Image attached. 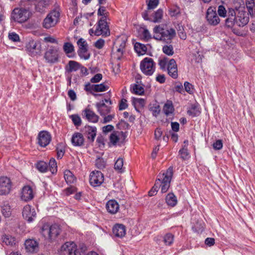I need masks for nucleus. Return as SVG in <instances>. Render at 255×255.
<instances>
[{
  "label": "nucleus",
  "instance_id": "1",
  "mask_svg": "<svg viewBox=\"0 0 255 255\" xmlns=\"http://www.w3.org/2000/svg\"><path fill=\"white\" fill-rule=\"evenodd\" d=\"M239 11L236 12L233 8H229L228 18L226 19V25L232 27L235 25L243 27L249 21L248 13L245 11V6H241L238 9Z\"/></svg>",
  "mask_w": 255,
  "mask_h": 255
},
{
  "label": "nucleus",
  "instance_id": "2",
  "mask_svg": "<svg viewBox=\"0 0 255 255\" xmlns=\"http://www.w3.org/2000/svg\"><path fill=\"white\" fill-rule=\"evenodd\" d=\"M173 174V169L172 166L169 167L165 172L162 174H159L158 178L155 181L154 185L148 192L149 196L155 195L159 188L161 187V192L165 193L168 190L170 182Z\"/></svg>",
  "mask_w": 255,
  "mask_h": 255
},
{
  "label": "nucleus",
  "instance_id": "3",
  "mask_svg": "<svg viewBox=\"0 0 255 255\" xmlns=\"http://www.w3.org/2000/svg\"><path fill=\"white\" fill-rule=\"evenodd\" d=\"M153 31L154 33L153 38L166 43H170L176 35L174 28L167 27L164 24L155 26Z\"/></svg>",
  "mask_w": 255,
  "mask_h": 255
},
{
  "label": "nucleus",
  "instance_id": "4",
  "mask_svg": "<svg viewBox=\"0 0 255 255\" xmlns=\"http://www.w3.org/2000/svg\"><path fill=\"white\" fill-rule=\"evenodd\" d=\"M61 232V229L57 224L49 226L44 224L41 228L42 235L47 239L51 241L54 240Z\"/></svg>",
  "mask_w": 255,
  "mask_h": 255
},
{
  "label": "nucleus",
  "instance_id": "5",
  "mask_svg": "<svg viewBox=\"0 0 255 255\" xmlns=\"http://www.w3.org/2000/svg\"><path fill=\"white\" fill-rule=\"evenodd\" d=\"M29 7L26 8H15L11 13V17L15 21L19 23L26 21L30 16Z\"/></svg>",
  "mask_w": 255,
  "mask_h": 255
},
{
  "label": "nucleus",
  "instance_id": "6",
  "mask_svg": "<svg viewBox=\"0 0 255 255\" xmlns=\"http://www.w3.org/2000/svg\"><path fill=\"white\" fill-rule=\"evenodd\" d=\"M140 68L144 74L151 76L155 71V63L152 58L146 57L141 61Z\"/></svg>",
  "mask_w": 255,
  "mask_h": 255
},
{
  "label": "nucleus",
  "instance_id": "7",
  "mask_svg": "<svg viewBox=\"0 0 255 255\" xmlns=\"http://www.w3.org/2000/svg\"><path fill=\"white\" fill-rule=\"evenodd\" d=\"M60 13L56 10H53L49 13L44 19L42 25L46 29L55 26L59 20Z\"/></svg>",
  "mask_w": 255,
  "mask_h": 255
},
{
  "label": "nucleus",
  "instance_id": "8",
  "mask_svg": "<svg viewBox=\"0 0 255 255\" xmlns=\"http://www.w3.org/2000/svg\"><path fill=\"white\" fill-rule=\"evenodd\" d=\"M44 57L49 63L57 62L59 58V47L54 46L48 47L44 54Z\"/></svg>",
  "mask_w": 255,
  "mask_h": 255
},
{
  "label": "nucleus",
  "instance_id": "9",
  "mask_svg": "<svg viewBox=\"0 0 255 255\" xmlns=\"http://www.w3.org/2000/svg\"><path fill=\"white\" fill-rule=\"evenodd\" d=\"M26 50L31 56L40 54L41 52V45L39 41L30 40L26 45Z\"/></svg>",
  "mask_w": 255,
  "mask_h": 255
},
{
  "label": "nucleus",
  "instance_id": "10",
  "mask_svg": "<svg viewBox=\"0 0 255 255\" xmlns=\"http://www.w3.org/2000/svg\"><path fill=\"white\" fill-rule=\"evenodd\" d=\"M104 177L103 174L99 171H93L90 175V184L93 187H99L104 182Z\"/></svg>",
  "mask_w": 255,
  "mask_h": 255
},
{
  "label": "nucleus",
  "instance_id": "11",
  "mask_svg": "<svg viewBox=\"0 0 255 255\" xmlns=\"http://www.w3.org/2000/svg\"><path fill=\"white\" fill-rule=\"evenodd\" d=\"M94 34L97 36L101 35L108 36L110 34L109 26L105 18L104 19H100L99 20L96 30L94 31Z\"/></svg>",
  "mask_w": 255,
  "mask_h": 255
},
{
  "label": "nucleus",
  "instance_id": "12",
  "mask_svg": "<svg viewBox=\"0 0 255 255\" xmlns=\"http://www.w3.org/2000/svg\"><path fill=\"white\" fill-rule=\"evenodd\" d=\"M127 40V37L125 36H123L118 37L114 43V46L117 50V58L118 59H120L121 57L123 54Z\"/></svg>",
  "mask_w": 255,
  "mask_h": 255
},
{
  "label": "nucleus",
  "instance_id": "13",
  "mask_svg": "<svg viewBox=\"0 0 255 255\" xmlns=\"http://www.w3.org/2000/svg\"><path fill=\"white\" fill-rule=\"evenodd\" d=\"M206 18L209 23L212 25H216L220 21L215 8L212 7L208 8L207 10Z\"/></svg>",
  "mask_w": 255,
  "mask_h": 255
},
{
  "label": "nucleus",
  "instance_id": "14",
  "mask_svg": "<svg viewBox=\"0 0 255 255\" xmlns=\"http://www.w3.org/2000/svg\"><path fill=\"white\" fill-rule=\"evenodd\" d=\"M77 44L79 46V50L78 54L81 58H83L85 60H87L90 57V54L88 53V45L83 38H80L77 41Z\"/></svg>",
  "mask_w": 255,
  "mask_h": 255
},
{
  "label": "nucleus",
  "instance_id": "15",
  "mask_svg": "<svg viewBox=\"0 0 255 255\" xmlns=\"http://www.w3.org/2000/svg\"><path fill=\"white\" fill-rule=\"evenodd\" d=\"M27 2H33L37 11L41 12L49 4L48 0H22L21 5L26 7Z\"/></svg>",
  "mask_w": 255,
  "mask_h": 255
},
{
  "label": "nucleus",
  "instance_id": "16",
  "mask_svg": "<svg viewBox=\"0 0 255 255\" xmlns=\"http://www.w3.org/2000/svg\"><path fill=\"white\" fill-rule=\"evenodd\" d=\"M11 182L6 177L0 178V195L8 194L11 189Z\"/></svg>",
  "mask_w": 255,
  "mask_h": 255
},
{
  "label": "nucleus",
  "instance_id": "17",
  "mask_svg": "<svg viewBox=\"0 0 255 255\" xmlns=\"http://www.w3.org/2000/svg\"><path fill=\"white\" fill-rule=\"evenodd\" d=\"M61 251L64 255H78L76 245L73 242H67L61 247Z\"/></svg>",
  "mask_w": 255,
  "mask_h": 255
},
{
  "label": "nucleus",
  "instance_id": "18",
  "mask_svg": "<svg viewBox=\"0 0 255 255\" xmlns=\"http://www.w3.org/2000/svg\"><path fill=\"white\" fill-rule=\"evenodd\" d=\"M51 139V135L45 130L39 132L38 135V144L42 147H45L50 142Z\"/></svg>",
  "mask_w": 255,
  "mask_h": 255
},
{
  "label": "nucleus",
  "instance_id": "19",
  "mask_svg": "<svg viewBox=\"0 0 255 255\" xmlns=\"http://www.w3.org/2000/svg\"><path fill=\"white\" fill-rule=\"evenodd\" d=\"M82 115L90 122L96 123L99 120V116L88 107L83 111Z\"/></svg>",
  "mask_w": 255,
  "mask_h": 255
},
{
  "label": "nucleus",
  "instance_id": "20",
  "mask_svg": "<svg viewBox=\"0 0 255 255\" xmlns=\"http://www.w3.org/2000/svg\"><path fill=\"white\" fill-rule=\"evenodd\" d=\"M22 216L28 222H32L33 218L36 216L35 209L30 205L24 206L22 211Z\"/></svg>",
  "mask_w": 255,
  "mask_h": 255
},
{
  "label": "nucleus",
  "instance_id": "21",
  "mask_svg": "<svg viewBox=\"0 0 255 255\" xmlns=\"http://www.w3.org/2000/svg\"><path fill=\"white\" fill-rule=\"evenodd\" d=\"M167 71L168 74L173 78L176 79L178 77L177 65L174 59H170L168 62Z\"/></svg>",
  "mask_w": 255,
  "mask_h": 255
},
{
  "label": "nucleus",
  "instance_id": "22",
  "mask_svg": "<svg viewBox=\"0 0 255 255\" xmlns=\"http://www.w3.org/2000/svg\"><path fill=\"white\" fill-rule=\"evenodd\" d=\"M84 134L87 136L88 139L91 142L94 141L96 135L97 128L94 127L86 126L83 129Z\"/></svg>",
  "mask_w": 255,
  "mask_h": 255
},
{
  "label": "nucleus",
  "instance_id": "23",
  "mask_svg": "<svg viewBox=\"0 0 255 255\" xmlns=\"http://www.w3.org/2000/svg\"><path fill=\"white\" fill-rule=\"evenodd\" d=\"M27 252L34 253L38 250V243L34 240L28 239L25 242Z\"/></svg>",
  "mask_w": 255,
  "mask_h": 255
},
{
  "label": "nucleus",
  "instance_id": "24",
  "mask_svg": "<svg viewBox=\"0 0 255 255\" xmlns=\"http://www.w3.org/2000/svg\"><path fill=\"white\" fill-rule=\"evenodd\" d=\"M113 233L115 237L122 238L126 234V227L123 224H116L113 228Z\"/></svg>",
  "mask_w": 255,
  "mask_h": 255
},
{
  "label": "nucleus",
  "instance_id": "25",
  "mask_svg": "<svg viewBox=\"0 0 255 255\" xmlns=\"http://www.w3.org/2000/svg\"><path fill=\"white\" fill-rule=\"evenodd\" d=\"M33 198L32 188L29 186H24L21 193V198L24 201H28Z\"/></svg>",
  "mask_w": 255,
  "mask_h": 255
},
{
  "label": "nucleus",
  "instance_id": "26",
  "mask_svg": "<svg viewBox=\"0 0 255 255\" xmlns=\"http://www.w3.org/2000/svg\"><path fill=\"white\" fill-rule=\"evenodd\" d=\"M106 208L108 212L114 214L119 210V205L116 200H111L107 203Z\"/></svg>",
  "mask_w": 255,
  "mask_h": 255
},
{
  "label": "nucleus",
  "instance_id": "27",
  "mask_svg": "<svg viewBox=\"0 0 255 255\" xmlns=\"http://www.w3.org/2000/svg\"><path fill=\"white\" fill-rule=\"evenodd\" d=\"M96 106L98 112L102 116H105L110 112L111 108L106 105L103 100L97 103Z\"/></svg>",
  "mask_w": 255,
  "mask_h": 255
},
{
  "label": "nucleus",
  "instance_id": "28",
  "mask_svg": "<svg viewBox=\"0 0 255 255\" xmlns=\"http://www.w3.org/2000/svg\"><path fill=\"white\" fill-rule=\"evenodd\" d=\"M71 141L74 146H81L84 143V138L81 133L76 132L73 135Z\"/></svg>",
  "mask_w": 255,
  "mask_h": 255
},
{
  "label": "nucleus",
  "instance_id": "29",
  "mask_svg": "<svg viewBox=\"0 0 255 255\" xmlns=\"http://www.w3.org/2000/svg\"><path fill=\"white\" fill-rule=\"evenodd\" d=\"M166 202L171 207L175 206L177 203V200L175 195L172 193H168L165 198Z\"/></svg>",
  "mask_w": 255,
  "mask_h": 255
},
{
  "label": "nucleus",
  "instance_id": "30",
  "mask_svg": "<svg viewBox=\"0 0 255 255\" xmlns=\"http://www.w3.org/2000/svg\"><path fill=\"white\" fill-rule=\"evenodd\" d=\"M64 177L66 182L68 184L74 183L76 181L74 174L69 170L65 171Z\"/></svg>",
  "mask_w": 255,
  "mask_h": 255
},
{
  "label": "nucleus",
  "instance_id": "31",
  "mask_svg": "<svg viewBox=\"0 0 255 255\" xmlns=\"http://www.w3.org/2000/svg\"><path fill=\"white\" fill-rule=\"evenodd\" d=\"M80 67V64L75 61H70L66 66V70L68 72L76 71Z\"/></svg>",
  "mask_w": 255,
  "mask_h": 255
},
{
  "label": "nucleus",
  "instance_id": "32",
  "mask_svg": "<svg viewBox=\"0 0 255 255\" xmlns=\"http://www.w3.org/2000/svg\"><path fill=\"white\" fill-rule=\"evenodd\" d=\"M163 13L162 9H158L153 13L150 21L154 23L160 22L163 17Z\"/></svg>",
  "mask_w": 255,
  "mask_h": 255
},
{
  "label": "nucleus",
  "instance_id": "33",
  "mask_svg": "<svg viewBox=\"0 0 255 255\" xmlns=\"http://www.w3.org/2000/svg\"><path fill=\"white\" fill-rule=\"evenodd\" d=\"M174 110L172 103L170 101H167V102L164 104L163 111L164 114L166 116H168L169 114H172Z\"/></svg>",
  "mask_w": 255,
  "mask_h": 255
},
{
  "label": "nucleus",
  "instance_id": "34",
  "mask_svg": "<svg viewBox=\"0 0 255 255\" xmlns=\"http://www.w3.org/2000/svg\"><path fill=\"white\" fill-rule=\"evenodd\" d=\"M134 49L135 51L139 55L144 54L146 51V46L143 44L139 42H136L134 44Z\"/></svg>",
  "mask_w": 255,
  "mask_h": 255
},
{
  "label": "nucleus",
  "instance_id": "35",
  "mask_svg": "<svg viewBox=\"0 0 255 255\" xmlns=\"http://www.w3.org/2000/svg\"><path fill=\"white\" fill-rule=\"evenodd\" d=\"M2 242L7 246H12L15 244L14 238L9 235H3L2 237Z\"/></svg>",
  "mask_w": 255,
  "mask_h": 255
},
{
  "label": "nucleus",
  "instance_id": "36",
  "mask_svg": "<svg viewBox=\"0 0 255 255\" xmlns=\"http://www.w3.org/2000/svg\"><path fill=\"white\" fill-rule=\"evenodd\" d=\"M65 145L63 143H59L56 147L57 156L58 158H62L65 153Z\"/></svg>",
  "mask_w": 255,
  "mask_h": 255
},
{
  "label": "nucleus",
  "instance_id": "37",
  "mask_svg": "<svg viewBox=\"0 0 255 255\" xmlns=\"http://www.w3.org/2000/svg\"><path fill=\"white\" fill-rule=\"evenodd\" d=\"M255 0H246V7L250 14H253L254 13V9L255 8Z\"/></svg>",
  "mask_w": 255,
  "mask_h": 255
},
{
  "label": "nucleus",
  "instance_id": "38",
  "mask_svg": "<svg viewBox=\"0 0 255 255\" xmlns=\"http://www.w3.org/2000/svg\"><path fill=\"white\" fill-rule=\"evenodd\" d=\"M98 15L102 16L100 19H104L105 18V20H107V18L109 15V12L107 11L105 6H100L98 10Z\"/></svg>",
  "mask_w": 255,
  "mask_h": 255
},
{
  "label": "nucleus",
  "instance_id": "39",
  "mask_svg": "<svg viewBox=\"0 0 255 255\" xmlns=\"http://www.w3.org/2000/svg\"><path fill=\"white\" fill-rule=\"evenodd\" d=\"M163 52L168 56H172L174 54L173 47L172 45H165L162 47Z\"/></svg>",
  "mask_w": 255,
  "mask_h": 255
},
{
  "label": "nucleus",
  "instance_id": "40",
  "mask_svg": "<svg viewBox=\"0 0 255 255\" xmlns=\"http://www.w3.org/2000/svg\"><path fill=\"white\" fill-rule=\"evenodd\" d=\"M57 163L54 158H51L49 162V169L52 174L56 173L57 171Z\"/></svg>",
  "mask_w": 255,
  "mask_h": 255
},
{
  "label": "nucleus",
  "instance_id": "41",
  "mask_svg": "<svg viewBox=\"0 0 255 255\" xmlns=\"http://www.w3.org/2000/svg\"><path fill=\"white\" fill-rule=\"evenodd\" d=\"M108 89V86H107L104 83L94 85V91L96 92L106 91Z\"/></svg>",
  "mask_w": 255,
  "mask_h": 255
},
{
  "label": "nucleus",
  "instance_id": "42",
  "mask_svg": "<svg viewBox=\"0 0 255 255\" xmlns=\"http://www.w3.org/2000/svg\"><path fill=\"white\" fill-rule=\"evenodd\" d=\"M174 241V236L170 233L166 234L164 237V243L165 245L170 246Z\"/></svg>",
  "mask_w": 255,
  "mask_h": 255
},
{
  "label": "nucleus",
  "instance_id": "43",
  "mask_svg": "<svg viewBox=\"0 0 255 255\" xmlns=\"http://www.w3.org/2000/svg\"><path fill=\"white\" fill-rule=\"evenodd\" d=\"M124 160L122 158H119L115 162V169L119 170L120 172H123Z\"/></svg>",
  "mask_w": 255,
  "mask_h": 255
},
{
  "label": "nucleus",
  "instance_id": "44",
  "mask_svg": "<svg viewBox=\"0 0 255 255\" xmlns=\"http://www.w3.org/2000/svg\"><path fill=\"white\" fill-rule=\"evenodd\" d=\"M36 168L39 171L44 172L47 170L48 166L46 162L41 161L37 163Z\"/></svg>",
  "mask_w": 255,
  "mask_h": 255
},
{
  "label": "nucleus",
  "instance_id": "45",
  "mask_svg": "<svg viewBox=\"0 0 255 255\" xmlns=\"http://www.w3.org/2000/svg\"><path fill=\"white\" fill-rule=\"evenodd\" d=\"M63 50L66 54H69L74 51V46L70 42H66L63 45Z\"/></svg>",
  "mask_w": 255,
  "mask_h": 255
},
{
  "label": "nucleus",
  "instance_id": "46",
  "mask_svg": "<svg viewBox=\"0 0 255 255\" xmlns=\"http://www.w3.org/2000/svg\"><path fill=\"white\" fill-rule=\"evenodd\" d=\"M180 157L183 160H186L189 157V153L188 151L187 148L182 147L179 151Z\"/></svg>",
  "mask_w": 255,
  "mask_h": 255
},
{
  "label": "nucleus",
  "instance_id": "47",
  "mask_svg": "<svg viewBox=\"0 0 255 255\" xmlns=\"http://www.w3.org/2000/svg\"><path fill=\"white\" fill-rule=\"evenodd\" d=\"M73 124L76 126H80L81 125L82 121L80 117L78 115H73L70 116Z\"/></svg>",
  "mask_w": 255,
  "mask_h": 255
},
{
  "label": "nucleus",
  "instance_id": "48",
  "mask_svg": "<svg viewBox=\"0 0 255 255\" xmlns=\"http://www.w3.org/2000/svg\"><path fill=\"white\" fill-rule=\"evenodd\" d=\"M1 212L5 218L9 217L11 214V210L9 206H4L3 207Z\"/></svg>",
  "mask_w": 255,
  "mask_h": 255
},
{
  "label": "nucleus",
  "instance_id": "49",
  "mask_svg": "<svg viewBox=\"0 0 255 255\" xmlns=\"http://www.w3.org/2000/svg\"><path fill=\"white\" fill-rule=\"evenodd\" d=\"M227 11L223 5H220L218 6V13L219 16L225 17L227 16Z\"/></svg>",
  "mask_w": 255,
  "mask_h": 255
},
{
  "label": "nucleus",
  "instance_id": "50",
  "mask_svg": "<svg viewBox=\"0 0 255 255\" xmlns=\"http://www.w3.org/2000/svg\"><path fill=\"white\" fill-rule=\"evenodd\" d=\"M180 13V9L178 6H175L169 10V14L171 16H175Z\"/></svg>",
  "mask_w": 255,
  "mask_h": 255
},
{
  "label": "nucleus",
  "instance_id": "51",
  "mask_svg": "<svg viewBox=\"0 0 255 255\" xmlns=\"http://www.w3.org/2000/svg\"><path fill=\"white\" fill-rule=\"evenodd\" d=\"M159 3V0H149L147 4V8L152 9L155 8Z\"/></svg>",
  "mask_w": 255,
  "mask_h": 255
},
{
  "label": "nucleus",
  "instance_id": "52",
  "mask_svg": "<svg viewBox=\"0 0 255 255\" xmlns=\"http://www.w3.org/2000/svg\"><path fill=\"white\" fill-rule=\"evenodd\" d=\"M234 4L235 6V9H234L236 12L239 11L238 9H239L240 7L242 6H245L244 1L243 0H236L234 1Z\"/></svg>",
  "mask_w": 255,
  "mask_h": 255
},
{
  "label": "nucleus",
  "instance_id": "53",
  "mask_svg": "<svg viewBox=\"0 0 255 255\" xmlns=\"http://www.w3.org/2000/svg\"><path fill=\"white\" fill-rule=\"evenodd\" d=\"M134 93L136 94L141 95L144 93V89L140 85L135 84L133 88Z\"/></svg>",
  "mask_w": 255,
  "mask_h": 255
},
{
  "label": "nucleus",
  "instance_id": "54",
  "mask_svg": "<svg viewBox=\"0 0 255 255\" xmlns=\"http://www.w3.org/2000/svg\"><path fill=\"white\" fill-rule=\"evenodd\" d=\"M178 34L180 38L182 39L185 40L186 38V34L184 31V28L182 26H179L177 29Z\"/></svg>",
  "mask_w": 255,
  "mask_h": 255
},
{
  "label": "nucleus",
  "instance_id": "55",
  "mask_svg": "<svg viewBox=\"0 0 255 255\" xmlns=\"http://www.w3.org/2000/svg\"><path fill=\"white\" fill-rule=\"evenodd\" d=\"M185 89L189 94L193 93V86L188 82L184 83Z\"/></svg>",
  "mask_w": 255,
  "mask_h": 255
},
{
  "label": "nucleus",
  "instance_id": "56",
  "mask_svg": "<svg viewBox=\"0 0 255 255\" xmlns=\"http://www.w3.org/2000/svg\"><path fill=\"white\" fill-rule=\"evenodd\" d=\"M167 58H164L159 60L158 64L161 69H165L167 67Z\"/></svg>",
  "mask_w": 255,
  "mask_h": 255
},
{
  "label": "nucleus",
  "instance_id": "57",
  "mask_svg": "<svg viewBox=\"0 0 255 255\" xmlns=\"http://www.w3.org/2000/svg\"><path fill=\"white\" fill-rule=\"evenodd\" d=\"M213 148L215 150H220L223 147V142L222 140H217L213 144Z\"/></svg>",
  "mask_w": 255,
  "mask_h": 255
},
{
  "label": "nucleus",
  "instance_id": "58",
  "mask_svg": "<svg viewBox=\"0 0 255 255\" xmlns=\"http://www.w3.org/2000/svg\"><path fill=\"white\" fill-rule=\"evenodd\" d=\"M119 139V138L115 132L112 133L110 136V142L114 145H115L117 143Z\"/></svg>",
  "mask_w": 255,
  "mask_h": 255
},
{
  "label": "nucleus",
  "instance_id": "59",
  "mask_svg": "<svg viewBox=\"0 0 255 255\" xmlns=\"http://www.w3.org/2000/svg\"><path fill=\"white\" fill-rule=\"evenodd\" d=\"M9 39L14 42H17L19 41V37L18 34L14 32H11L8 34Z\"/></svg>",
  "mask_w": 255,
  "mask_h": 255
},
{
  "label": "nucleus",
  "instance_id": "60",
  "mask_svg": "<svg viewBox=\"0 0 255 255\" xmlns=\"http://www.w3.org/2000/svg\"><path fill=\"white\" fill-rule=\"evenodd\" d=\"M105 162L103 159L98 158L96 161V165L99 169H102L105 166Z\"/></svg>",
  "mask_w": 255,
  "mask_h": 255
},
{
  "label": "nucleus",
  "instance_id": "61",
  "mask_svg": "<svg viewBox=\"0 0 255 255\" xmlns=\"http://www.w3.org/2000/svg\"><path fill=\"white\" fill-rule=\"evenodd\" d=\"M127 100L125 99H122L119 104V110H124L127 108Z\"/></svg>",
  "mask_w": 255,
  "mask_h": 255
},
{
  "label": "nucleus",
  "instance_id": "62",
  "mask_svg": "<svg viewBox=\"0 0 255 255\" xmlns=\"http://www.w3.org/2000/svg\"><path fill=\"white\" fill-rule=\"evenodd\" d=\"M103 76L101 74H96L93 78L91 79L90 81L92 83H97L102 80Z\"/></svg>",
  "mask_w": 255,
  "mask_h": 255
},
{
  "label": "nucleus",
  "instance_id": "63",
  "mask_svg": "<svg viewBox=\"0 0 255 255\" xmlns=\"http://www.w3.org/2000/svg\"><path fill=\"white\" fill-rule=\"evenodd\" d=\"M105 41L103 39H99L95 43V46L98 49H101L103 47Z\"/></svg>",
  "mask_w": 255,
  "mask_h": 255
},
{
  "label": "nucleus",
  "instance_id": "64",
  "mask_svg": "<svg viewBox=\"0 0 255 255\" xmlns=\"http://www.w3.org/2000/svg\"><path fill=\"white\" fill-rule=\"evenodd\" d=\"M205 243L206 245L211 247L215 244V239L212 238H208L205 240Z\"/></svg>",
  "mask_w": 255,
  "mask_h": 255
}]
</instances>
